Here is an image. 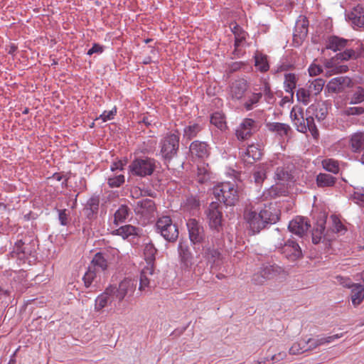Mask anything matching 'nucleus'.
I'll return each instance as SVG.
<instances>
[{"label":"nucleus","instance_id":"obj_1","mask_svg":"<svg viewBox=\"0 0 364 364\" xmlns=\"http://www.w3.org/2000/svg\"><path fill=\"white\" fill-rule=\"evenodd\" d=\"M229 87V95L232 100L238 102L246 111H250L257 107L262 97V92H250V84L244 78L235 80Z\"/></svg>","mask_w":364,"mask_h":364},{"label":"nucleus","instance_id":"obj_2","mask_svg":"<svg viewBox=\"0 0 364 364\" xmlns=\"http://www.w3.org/2000/svg\"><path fill=\"white\" fill-rule=\"evenodd\" d=\"M223 206L218 202H212L205 210V215L210 229L214 232L215 243L218 246L222 245L223 231Z\"/></svg>","mask_w":364,"mask_h":364},{"label":"nucleus","instance_id":"obj_3","mask_svg":"<svg viewBox=\"0 0 364 364\" xmlns=\"http://www.w3.org/2000/svg\"><path fill=\"white\" fill-rule=\"evenodd\" d=\"M287 271L277 264L265 263L252 276V282L255 285H264L268 280L285 278Z\"/></svg>","mask_w":364,"mask_h":364},{"label":"nucleus","instance_id":"obj_4","mask_svg":"<svg viewBox=\"0 0 364 364\" xmlns=\"http://www.w3.org/2000/svg\"><path fill=\"white\" fill-rule=\"evenodd\" d=\"M213 194L226 206H235L239 201V191L235 183L223 182L213 188Z\"/></svg>","mask_w":364,"mask_h":364},{"label":"nucleus","instance_id":"obj_5","mask_svg":"<svg viewBox=\"0 0 364 364\" xmlns=\"http://www.w3.org/2000/svg\"><path fill=\"white\" fill-rule=\"evenodd\" d=\"M178 130L168 133L164 136L160 142V153L166 161L171 160L177 155L179 149V136Z\"/></svg>","mask_w":364,"mask_h":364},{"label":"nucleus","instance_id":"obj_6","mask_svg":"<svg viewBox=\"0 0 364 364\" xmlns=\"http://www.w3.org/2000/svg\"><path fill=\"white\" fill-rule=\"evenodd\" d=\"M36 252V242L32 236L25 235L23 238L18 240L14 246L13 250L10 252L12 258L25 261L28 256Z\"/></svg>","mask_w":364,"mask_h":364},{"label":"nucleus","instance_id":"obj_7","mask_svg":"<svg viewBox=\"0 0 364 364\" xmlns=\"http://www.w3.org/2000/svg\"><path fill=\"white\" fill-rule=\"evenodd\" d=\"M156 228L161 236L170 242H175L178 237V229L176 224L173 223L169 216H162L156 223Z\"/></svg>","mask_w":364,"mask_h":364},{"label":"nucleus","instance_id":"obj_8","mask_svg":"<svg viewBox=\"0 0 364 364\" xmlns=\"http://www.w3.org/2000/svg\"><path fill=\"white\" fill-rule=\"evenodd\" d=\"M279 253L290 262H296L303 257L301 249L296 241L289 239L283 245L277 247Z\"/></svg>","mask_w":364,"mask_h":364},{"label":"nucleus","instance_id":"obj_9","mask_svg":"<svg viewBox=\"0 0 364 364\" xmlns=\"http://www.w3.org/2000/svg\"><path fill=\"white\" fill-rule=\"evenodd\" d=\"M133 174L139 176H150L153 173L155 168V160L151 158L136 159L130 166Z\"/></svg>","mask_w":364,"mask_h":364},{"label":"nucleus","instance_id":"obj_10","mask_svg":"<svg viewBox=\"0 0 364 364\" xmlns=\"http://www.w3.org/2000/svg\"><path fill=\"white\" fill-rule=\"evenodd\" d=\"M157 272H156L154 265L146 264L141 271L139 289L142 291L146 288L156 286L155 279L157 278Z\"/></svg>","mask_w":364,"mask_h":364},{"label":"nucleus","instance_id":"obj_11","mask_svg":"<svg viewBox=\"0 0 364 364\" xmlns=\"http://www.w3.org/2000/svg\"><path fill=\"white\" fill-rule=\"evenodd\" d=\"M189 238L193 244H199L205 240V231L202 225L196 219H189L187 222Z\"/></svg>","mask_w":364,"mask_h":364},{"label":"nucleus","instance_id":"obj_12","mask_svg":"<svg viewBox=\"0 0 364 364\" xmlns=\"http://www.w3.org/2000/svg\"><path fill=\"white\" fill-rule=\"evenodd\" d=\"M310 227L308 218L298 216L289 222L288 229L293 234L302 237L307 233Z\"/></svg>","mask_w":364,"mask_h":364},{"label":"nucleus","instance_id":"obj_13","mask_svg":"<svg viewBox=\"0 0 364 364\" xmlns=\"http://www.w3.org/2000/svg\"><path fill=\"white\" fill-rule=\"evenodd\" d=\"M244 219L248 224V228L251 230L253 234L259 232L261 230L265 228L264 221L262 222L259 217V213L257 214L255 211L251 209H245L244 212Z\"/></svg>","mask_w":364,"mask_h":364},{"label":"nucleus","instance_id":"obj_14","mask_svg":"<svg viewBox=\"0 0 364 364\" xmlns=\"http://www.w3.org/2000/svg\"><path fill=\"white\" fill-rule=\"evenodd\" d=\"M261 220L264 221V225L266 228L268 225L276 223L279 220L278 210L272 203L264 205V207L259 211Z\"/></svg>","mask_w":364,"mask_h":364},{"label":"nucleus","instance_id":"obj_15","mask_svg":"<svg viewBox=\"0 0 364 364\" xmlns=\"http://www.w3.org/2000/svg\"><path fill=\"white\" fill-rule=\"evenodd\" d=\"M262 153L258 145L250 144L241 152V159L246 166H251L259 160Z\"/></svg>","mask_w":364,"mask_h":364},{"label":"nucleus","instance_id":"obj_16","mask_svg":"<svg viewBox=\"0 0 364 364\" xmlns=\"http://www.w3.org/2000/svg\"><path fill=\"white\" fill-rule=\"evenodd\" d=\"M134 210L137 215L150 218L154 216L156 208L154 200L146 198L137 201Z\"/></svg>","mask_w":364,"mask_h":364},{"label":"nucleus","instance_id":"obj_17","mask_svg":"<svg viewBox=\"0 0 364 364\" xmlns=\"http://www.w3.org/2000/svg\"><path fill=\"white\" fill-rule=\"evenodd\" d=\"M178 252L182 266L185 269H190L193 265V255L191 252L188 242L180 241Z\"/></svg>","mask_w":364,"mask_h":364},{"label":"nucleus","instance_id":"obj_18","mask_svg":"<svg viewBox=\"0 0 364 364\" xmlns=\"http://www.w3.org/2000/svg\"><path fill=\"white\" fill-rule=\"evenodd\" d=\"M215 237L211 240V244L208 242L203 248L204 257L208 259L209 262L215 263L220 259L221 254L219 249L223 246V241L222 240V245L218 246L215 243Z\"/></svg>","mask_w":364,"mask_h":364},{"label":"nucleus","instance_id":"obj_19","mask_svg":"<svg viewBox=\"0 0 364 364\" xmlns=\"http://www.w3.org/2000/svg\"><path fill=\"white\" fill-rule=\"evenodd\" d=\"M255 128V121L250 118H245L236 129V136L239 140L249 139Z\"/></svg>","mask_w":364,"mask_h":364},{"label":"nucleus","instance_id":"obj_20","mask_svg":"<svg viewBox=\"0 0 364 364\" xmlns=\"http://www.w3.org/2000/svg\"><path fill=\"white\" fill-rule=\"evenodd\" d=\"M342 336L343 333L335 334L329 336H318L316 338H310L306 341H304V343L308 344L307 350H309V351H311L321 346L331 343L333 342L336 339L340 338Z\"/></svg>","mask_w":364,"mask_h":364},{"label":"nucleus","instance_id":"obj_21","mask_svg":"<svg viewBox=\"0 0 364 364\" xmlns=\"http://www.w3.org/2000/svg\"><path fill=\"white\" fill-rule=\"evenodd\" d=\"M295 166L292 163L284 164L277 168L275 177L277 180L287 182L294 179Z\"/></svg>","mask_w":364,"mask_h":364},{"label":"nucleus","instance_id":"obj_22","mask_svg":"<svg viewBox=\"0 0 364 364\" xmlns=\"http://www.w3.org/2000/svg\"><path fill=\"white\" fill-rule=\"evenodd\" d=\"M189 149L192 156L204 159L210 155V147L205 141L196 140L191 144Z\"/></svg>","mask_w":364,"mask_h":364},{"label":"nucleus","instance_id":"obj_23","mask_svg":"<svg viewBox=\"0 0 364 364\" xmlns=\"http://www.w3.org/2000/svg\"><path fill=\"white\" fill-rule=\"evenodd\" d=\"M100 198L98 196H92L87 201L82 212L87 218L92 220L97 218L99 210Z\"/></svg>","mask_w":364,"mask_h":364},{"label":"nucleus","instance_id":"obj_24","mask_svg":"<svg viewBox=\"0 0 364 364\" xmlns=\"http://www.w3.org/2000/svg\"><path fill=\"white\" fill-rule=\"evenodd\" d=\"M135 287L134 280L124 279L119 283L117 292H115V296L119 300H122L126 296H131L133 294Z\"/></svg>","mask_w":364,"mask_h":364},{"label":"nucleus","instance_id":"obj_25","mask_svg":"<svg viewBox=\"0 0 364 364\" xmlns=\"http://www.w3.org/2000/svg\"><path fill=\"white\" fill-rule=\"evenodd\" d=\"M141 230L132 225H125L115 229V235L124 240H132L139 236Z\"/></svg>","mask_w":364,"mask_h":364},{"label":"nucleus","instance_id":"obj_26","mask_svg":"<svg viewBox=\"0 0 364 364\" xmlns=\"http://www.w3.org/2000/svg\"><path fill=\"white\" fill-rule=\"evenodd\" d=\"M349 41L336 36H329L326 41L325 49H329L334 52L340 51L348 47Z\"/></svg>","mask_w":364,"mask_h":364},{"label":"nucleus","instance_id":"obj_27","mask_svg":"<svg viewBox=\"0 0 364 364\" xmlns=\"http://www.w3.org/2000/svg\"><path fill=\"white\" fill-rule=\"evenodd\" d=\"M290 114L297 131L301 133H306V119H304V117L303 109L301 107H293Z\"/></svg>","mask_w":364,"mask_h":364},{"label":"nucleus","instance_id":"obj_28","mask_svg":"<svg viewBox=\"0 0 364 364\" xmlns=\"http://www.w3.org/2000/svg\"><path fill=\"white\" fill-rule=\"evenodd\" d=\"M89 266L91 269H95L98 272L105 271L108 267V261L105 257V254L101 252L96 253Z\"/></svg>","mask_w":364,"mask_h":364},{"label":"nucleus","instance_id":"obj_29","mask_svg":"<svg viewBox=\"0 0 364 364\" xmlns=\"http://www.w3.org/2000/svg\"><path fill=\"white\" fill-rule=\"evenodd\" d=\"M309 20L306 16H300L296 22L294 36L300 39L305 38L308 35Z\"/></svg>","mask_w":364,"mask_h":364},{"label":"nucleus","instance_id":"obj_30","mask_svg":"<svg viewBox=\"0 0 364 364\" xmlns=\"http://www.w3.org/2000/svg\"><path fill=\"white\" fill-rule=\"evenodd\" d=\"M306 112L307 114H311L310 116H313L314 118L315 117L319 122L323 120L328 114L327 107L324 105L319 103L311 105L308 107Z\"/></svg>","mask_w":364,"mask_h":364},{"label":"nucleus","instance_id":"obj_31","mask_svg":"<svg viewBox=\"0 0 364 364\" xmlns=\"http://www.w3.org/2000/svg\"><path fill=\"white\" fill-rule=\"evenodd\" d=\"M352 23L359 28H364V6L358 5L349 14Z\"/></svg>","mask_w":364,"mask_h":364},{"label":"nucleus","instance_id":"obj_32","mask_svg":"<svg viewBox=\"0 0 364 364\" xmlns=\"http://www.w3.org/2000/svg\"><path fill=\"white\" fill-rule=\"evenodd\" d=\"M337 178L331 174L320 173L316 176V183L318 188L333 187L336 184Z\"/></svg>","mask_w":364,"mask_h":364},{"label":"nucleus","instance_id":"obj_33","mask_svg":"<svg viewBox=\"0 0 364 364\" xmlns=\"http://www.w3.org/2000/svg\"><path fill=\"white\" fill-rule=\"evenodd\" d=\"M112 287L109 286L104 293L97 296L95 300V309L100 311L105 307L108 304L112 302Z\"/></svg>","mask_w":364,"mask_h":364},{"label":"nucleus","instance_id":"obj_34","mask_svg":"<svg viewBox=\"0 0 364 364\" xmlns=\"http://www.w3.org/2000/svg\"><path fill=\"white\" fill-rule=\"evenodd\" d=\"M266 127L269 132H275L280 136H287L291 127L287 124L280 122H267Z\"/></svg>","mask_w":364,"mask_h":364},{"label":"nucleus","instance_id":"obj_35","mask_svg":"<svg viewBox=\"0 0 364 364\" xmlns=\"http://www.w3.org/2000/svg\"><path fill=\"white\" fill-rule=\"evenodd\" d=\"M350 296L352 303L355 306L360 304L364 299V287L360 284H353Z\"/></svg>","mask_w":364,"mask_h":364},{"label":"nucleus","instance_id":"obj_36","mask_svg":"<svg viewBox=\"0 0 364 364\" xmlns=\"http://www.w3.org/2000/svg\"><path fill=\"white\" fill-rule=\"evenodd\" d=\"M350 146L353 152H360L364 149V134L358 132L353 134L350 139Z\"/></svg>","mask_w":364,"mask_h":364},{"label":"nucleus","instance_id":"obj_37","mask_svg":"<svg viewBox=\"0 0 364 364\" xmlns=\"http://www.w3.org/2000/svg\"><path fill=\"white\" fill-rule=\"evenodd\" d=\"M231 29L235 36L234 46H242L246 41L247 33L237 24H235Z\"/></svg>","mask_w":364,"mask_h":364},{"label":"nucleus","instance_id":"obj_38","mask_svg":"<svg viewBox=\"0 0 364 364\" xmlns=\"http://www.w3.org/2000/svg\"><path fill=\"white\" fill-rule=\"evenodd\" d=\"M255 66L262 73L268 71L269 65L267 60V56L261 53H257L255 55Z\"/></svg>","mask_w":364,"mask_h":364},{"label":"nucleus","instance_id":"obj_39","mask_svg":"<svg viewBox=\"0 0 364 364\" xmlns=\"http://www.w3.org/2000/svg\"><path fill=\"white\" fill-rule=\"evenodd\" d=\"M156 252L157 250L151 242L145 244L144 255L146 264L154 265L155 255Z\"/></svg>","mask_w":364,"mask_h":364},{"label":"nucleus","instance_id":"obj_40","mask_svg":"<svg viewBox=\"0 0 364 364\" xmlns=\"http://www.w3.org/2000/svg\"><path fill=\"white\" fill-rule=\"evenodd\" d=\"M210 179V172L208 168V165L204 163L198 165L197 168L196 180L200 183H207Z\"/></svg>","mask_w":364,"mask_h":364},{"label":"nucleus","instance_id":"obj_41","mask_svg":"<svg viewBox=\"0 0 364 364\" xmlns=\"http://www.w3.org/2000/svg\"><path fill=\"white\" fill-rule=\"evenodd\" d=\"M325 80L322 78H316L312 81H309L307 87L312 95H318L323 90L325 85Z\"/></svg>","mask_w":364,"mask_h":364},{"label":"nucleus","instance_id":"obj_42","mask_svg":"<svg viewBox=\"0 0 364 364\" xmlns=\"http://www.w3.org/2000/svg\"><path fill=\"white\" fill-rule=\"evenodd\" d=\"M345 82L343 77H338L333 78L326 85V89L330 92L338 93L343 89V85Z\"/></svg>","mask_w":364,"mask_h":364},{"label":"nucleus","instance_id":"obj_43","mask_svg":"<svg viewBox=\"0 0 364 364\" xmlns=\"http://www.w3.org/2000/svg\"><path fill=\"white\" fill-rule=\"evenodd\" d=\"M267 165L261 164L255 167L252 176L255 183L259 185L263 183L267 177Z\"/></svg>","mask_w":364,"mask_h":364},{"label":"nucleus","instance_id":"obj_44","mask_svg":"<svg viewBox=\"0 0 364 364\" xmlns=\"http://www.w3.org/2000/svg\"><path fill=\"white\" fill-rule=\"evenodd\" d=\"M202 128L198 124H193L186 126L183 129V139L187 141L191 140L196 137L198 134L201 131Z\"/></svg>","mask_w":364,"mask_h":364},{"label":"nucleus","instance_id":"obj_45","mask_svg":"<svg viewBox=\"0 0 364 364\" xmlns=\"http://www.w3.org/2000/svg\"><path fill=\"white\" fill-rule=\"evenodd\" d=\"M284 87L285 91L291 94V96L294 95V90L296 88L297 79L296 75L294 73H287L284 75Z\"/></svg>","mask_w":364,"mask_h":364},{"label":"nucleus","instance_id":"obj_46","mask_svg":"<svg viewBox=\"0 0 364 364\" xmlns=\"http://www.w3.org/2000/svg\"><path fill=\"white\" fill-rule=\"evenodd\" d=\"M360 56V53L352 48L346 49L343 52L337 53L336 59L341 61H346L350 59H357Z\"/></svg>","mask_w":364,"mask_h":364},{"label":"nucleus","instance_id":"obj_47","mask_svg":"<svg viewBox=\"0 0 364 364\" xmlns=\"http://www.w3.org/2000/svg\"><path fill=\"white\" fill-rule=\"evenodd\" d=\"M130 214V208L127 205L122 204L115 211V224L117 222H124Z\"/></svg>","mask_w":364,"mask_h":364},{"label":"nucleus","instance_id":"obj_48","mask_svg":"<svg viewBox=\"0 0 364 364\" xmlns=\"http://www.w3.org/2000/svg\"><path fill=\"white\" fill-rule=\"evenodd\" d=\"M364 102V88L359 86L353 91L349 105H357Z\"/></svg>","mask_w":364,"mask_h":364},{"label":"nucleus","instance_id":"obj_49","mask_svg":"<svg viewBox=\"0 0 364 364\" xmlns=\"http://www.w3.org/2000/svg\"><path fill=\"white\" fill-rule=\"evenodd\" d=\"M323 168L333 173H338L339 172V166L337 161L333 159H327L322 161Z\"/></svg>","mask_w":364,"mask_h":364},{"label":"nucleus","instance_id":"obj_50","mask_svg":"<svg viewBox=\"0 0 364 364\" xmlns=\"http://www.w3.org/2000/svg\"><path fill=\"white\" fill-rule=\"evenodd\" d=\"M210 123L221 130L226 127L224 114L218 112L211 115Z\"/></svg>","mask_w":364,"mask_h":364},{"label":"nucleus","instance_id":"obj_51","mask_svg":"<svg viewBox=\"0 0 364 364\" xmlns=\"http://www.w3.org/2000/svg\"><path fill=\"white\" fill-rule=\"evenodd\" d=\"M307 346L308 344H304V341L295 342L289 348V353L290 355H300L304 352L309 351V350H307Z\"/></svg>","mask_w":364,"mask_h":364},{"label":"nucleus","instance_id":"obj_52","mask_svg":"<svg viewBox=\"0 0 364 364\" xmlns=\"http://www.w3.org/2000/svg\"><path fill=\"white\" fill-rule=\"evenodd\" d=\"M311 93L309 90L307 88H299L296 91V97L297 100L304 105H307L310 102V97L311 96Z\"/></svg>","mask_w":364,"mask_h":364},{"label":"nucleus","instance_id":"obj_53","mask_svg":"<svg viewBox=\"0 0 364 364\" xmlns=\"http://www.w3.org/2000/svg\"><path fill=\"white\" fill-rule=\"evenodd\" d=\"M305 127L306 129V132L309 130L314 139H318L319 136V132L315 124L314 118L313 116L309 115L306 118Z\"/></svg>","mask_w":364,"mask_h":364},{"label":"nucleus","instance_id":"obj_54","mask_svg":"<svg viewBox=\"0 0 364 364\" xmlns=\"http://www.w3.org/2000/svg\"><path fill=\"white\" fill-rule=\"evenodd\" d=\"M351 198L358 204L360 206L364 208V188H355Z\"/></svg>","mask_w":364,"mask_h":364},{"label":"nucleus","instance_id":"obj_55","mask_svg":"<svg viewBox=\"0 0 364 364\" xmlns=\"http://www.w3.org/2000/svg\"><path fill=\"white\" fill-rule=\"evenodd\" d=\"M99 272L95 269H91V267L88 266L87 271L85 272L83 277V281L85 286L87 288L90 287L92 283L96 279L97 275Z\"/></svg>","mask_w":364,"mask_h":364},{"label":"nucleus","instance_id":"obj_56","mask_svg":"<svg viewBox=\"0 0 364 364\" xmlns=\"http://www.w3.org/2000/svg\"><path fill=\"white\" fill-rule=\"evenodd\" d=\"M324 230L325 226L323 223L317 225L316 228L314 229L312 232L313 243L318 244L320 242L322 235H323Z\"/></svg>","mask_w":364,"mask_h":364},{"label":"nucleus","instance_id":"obj_57","mask_svg":"<svg viewBox=\"0 0 364 364\" xmlns=\"http://www.w3.org/2000/svg\"><path fill=\"white\" fill-rule=\"evenodd\" d=\"M346 116H360L364 113L363 107H348L343 111Z\"/></svg>","mask_w":364,"mask_h":364},{"label":"nucleus","instance_id":"obj_58","mask_svg":"<svg viewBox=\"0 0 364 364\" xmlns=\"http://www.w3.org/2000/svg\"><path fill=\"white\" fill-rule=\"evenodd\" d=\"M207 265L205 262L200 261L193 268V274L195 277L202 278L206 273Z\"/></svg>","mask_w":364,"mask_h":364},{"label":"nucleus","instance_id":"obj_59","mask_svg":"<svg viewBox=\"0 0 364 364\" xmlns=\"http://www.w3.org/2000/svg\"><path fill=\"white\" fill-rule=\"evenodd\" d=\"M58 220L61 225L67 226L70 223V213L67 209H58Z\"/></svg>","mask_w":364,"mask_h":364},{"label":"nucleus","instance_id":"obj_60","mask_svg":"<svg viewBox=\"0 0 364 364\" xmlns=\"http://www.w3.org/2000/svg\"><path fill=\"white\" fill-rule=\"evenodd\" d=\"M262 93V95H264V99L267 103H272L274 100V93L271 90L270 85L267 82L264 83L263 92Z\"/></svg>","mask_w":364,"mask_h":364},{"label":"nucleus","instance_id":"obj_61","mask_svg":"<svg viewBox=\"0 0 364 364\" xmlns=\"http://www.w3.org/2000/svg\"><path fill=\"white\" fill-rule=\"evenodd\" d=\"M245 65L246 64L243 62H234L228 65V69L230 73H233L240 70L242 67Z\"/></svg>","mask_w":364,"mask_h":364},{"label":"nucleus","instance_id":"obj_62","mask_svg":"<svg viewBox=\"0 0 364 364\" xmlns=\"http://www.w3.org/2000/svg\"><path fill=\"white\" fill-rule=\"evenodd\" d=\"M323 71L321 66L317 65H311L309 68V73L311 76H316Z\"/></svg>","mask_w":364,"mask_h":364},{"label":"nucleus","instance_id":"obj_63","mask_svg":"<svg viewBox=\"0 0 364 364\" xmlns=\"http://www.w3.org/2000/svg\"><path fill=\"white\" fill-rule=\"evenodd\" d=\"M103 51V47L97 43H94L92 47L87 51V55H91L93 53H101Z\"/></svg>","mask_w":364,"mask_h":364},{"label":"nucleus","instance_id":"obj_64","mask_svg":"<svg viewBox=\"0 0 364 364\" xmlns=\"http://www.w3.org/2000/svg\"><path fill=\"white\" fill-rule=\"evenodd\" d=\"M139 122H142L143 124H144L146 127H149L152 124H155L154 119L150 115L144 116L142 119Z\"/></svg>","mask_w":364,"mask_h":364}]
</instances>
